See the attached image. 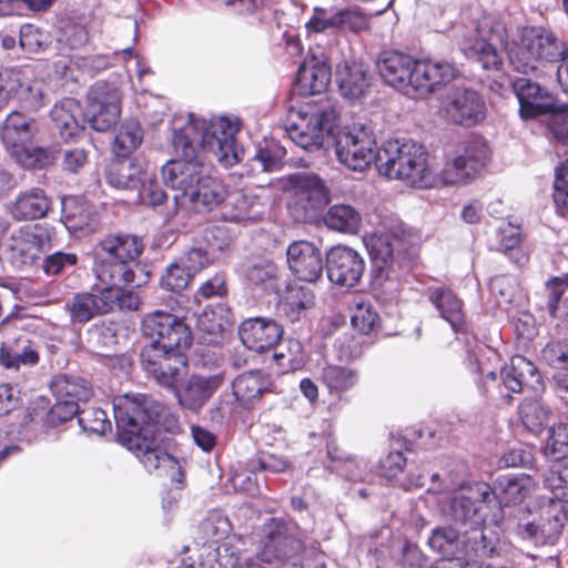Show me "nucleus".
Segmentation results:
<instances>
[{
	"label": "nucleus",
	"instance_id": "52",
	"mask_svg": "<svg viewBox=\"0 0 568 568\" xmlns=\"http://www.w3.org/2000/svg\"><path fill=\"white\" fill-rule=\"evenodd\" d=\"M321 379L331 393H343L356 385L358 374L351 368L326 365L322 369Z\"/></svg>",
	"mask_w": 568,
	"mask_h": 568
},
{
	"label": "nucleus",
	"instance_id": "32",
	"mask_svg": "<svg viewBox=\"0 0 568 568\" xmlns=\"http://www.w3.org/2000/svg\"><path fill=\"white\" fill-rule=\"evenodd\" d=\"M456 75L453 64L444 61H417L414 91L420 95L435 92L440 85L450 82Z\"/></svg>",
	"mask_w": 568,
	"mask_h": 568
},
{
	"label": "nucleus",
	"instance_id": "24",
	"mask_svg": "<svg viewBox=\"0 0 568 568\" xmlns=\"http://www.w3.org/2000/svg\"><path fill=\"white\" fill-rule=\"evenodd\" d=\"M283 327L268 317H252L243 321L239 336L243 345L256 353L273 348L283 336Z\"/></svg>",
	"mask_w": 568,
	"mask_h": 568
},
{
	"label": "nucleus",
	"instance_id": "61",
	"mask_svg": "<svg viewBox=\"0 0 568 568\" xmlns=\"http://www.w3.org/2000/svg\"><path fill=\"white\" fill-rule=\"evenodd\" d=\"M216 256H211L210 251H205L203 246H192L178 260L185 267V270L195 277L202 270L209 267Z\"/></svg>",
	"mask_w": 568,
	"mask_h": 568
},
{
	"label": "nucleus",
	"instance_id": "31",
	"mask_svg": "<svg viewBox=\"0 0 568 568\" xmlns=\"http://www.w3.org/2000/svg\"><path fill=\"white\" fill-rule=\"evenodd\" d=\"M496 20L494 18H483L476 28L477 38L474 43L463 50L469 58H474L480 63L484 70H494L497 68V49L494 44L496 36Z\"/></svg>",
	"mask_w": 568,
	"mask_h": 568
},
{
	"label": "nucleus",
	"instance_id": "53",
	"mask_svg": "<svg viewBox=\"0 0 568 568\" xmlns=\"http://www.w3.org/2000/svg\"><path fill=\"white\" fill-rule=\"evenodd\" d=\"M547 130L549 139L558 154L568 153V106H558L548 115Z\"/></svg>",
	"mask_w": 568,
	"mask_h": 568
},
{
	"label": "nucleus",
	"instance_id": "14",
	"mask_svg": "<svg viewBox=\"0 0 568 568\" xmlns=\"http://www.w3.org/2000/svg\"><path fill=\"white\" fill-rule=\"evenodd\" d=\"M532 478L525 473L499 476V526L505 531L510 530L513 521L531 517V511L525 504V498L532 488Z\"/></svg>",
	"mask_w": 568,
	"mask_h": 568
},
{
	"label": "nucleus",
	"instance_id": "12",
	"mask_svg": "<svg viewBox=\"0 0 568 568\" xmlns=\"http://www.w3.org/2000/svg\"><path fill=\"white\" fill-rule=\"evenodd\" d=\"M142 369L160 387L173 393L187 375L185 351H162L143 346L140 351Z\"/></svg>",
	"mask_w": 568,
	"mask_h": 568
},
{
	"label": "nucleus",
	"instance_id": "30",
	"mask_svg": "<svg viewBox=\"0 0 568 568\" xmlns=\"http://www.w3.org/2000/svg\"><path fill=\"white\" fill-rule=\"evenodd\" d=\"M83 113L80 103L72 98H65L52 108L51 120L64 141L75 140L83 134L85 130Z\"/></svg>",
	"mask_w": 568,
	"mask_h": 568
},
{
	"label": "nucleus",
	"instance_id": "16",
	"mask_svg": "<svg viewBox=\"0 0 568 568\" xmlns=\"http://www.w3.org/2000/svg\"><path fill=\"white\" fill-rule=\"evenodd\" d=\"M566 519L562 506L554 504L541 508L538 517L531 514L525 520L513 521L508 532L531 540L537 546L552 545L559 538Z\"/></svg>",
	"mask_w": 568,
	"mask_h": 568
},
{
	"label": "nucleus",
	"instance_id": "43",
	"mask_svg": "<svg viewBox=\"0 0 568 568\" xmlns=\"http://www.w3.org/2000/svg\"><path fill=\"white\" fill-rule=\"evenodd\" d=\"M61 222L70 233H88L93 230L94 217L89 204L78 197H64Z\"/></svg>",
	"mask_w": 568,
	"mask_h": 568
},
{
	"label": "nucleus",
	"instance_id": "20",
	"mask_svg": "<svg viewBox=\"0 0 568 568\" xmlns=\"http://www.w3.org/2000/svg\"><path fill=\"white\" fill-rule=\"evenodd\" d=\"M325 261L328 280L338 286H356L365 272L363 256L346 245L331 247L326 253Z\"/></svg>",
	"mask_w": 568,
	"mask_h": 568
},
{
	"label": "nucleus",
	"instance_id": "9",
	"mask_svg": "<svg viewBox=\"0 0 568 568\" xmlns=\"http://www.w3.org/2000/svg\"><path fill=\"white\" fill-rule=\"evenodd\" d=\"M294 114L296 120L286 126L294 144L308 152L331 145L337 125V111L331 102L307 103L297 111L291 110V118Z\"/></svg>",
	"mask_w": 568,
	"mask_h": 568
},
{
	"label": "nucleus",
	"instance_id": "45",
	"mask_svg": "<svg viewBox=\"0 0 568 568\" xmlns=\"http://www.w3.org/2000/svg\"><path fill=\"white\" fill-rule=\"evenodd\" d=\"M201 529L206 538V541L201 547H199L196 549L194 555H191L187 558H184L182 565L179 568H183L184 566H187V564H191L194 560L199 562L200 561L199 555H200L201 548H203L204 546H210V547L216 549L214 544L219 542L220 540L224 539L227 536V534L231 530V525H230L229 519L225 516H223L219 513H214V514H211L210 516H207L201 523ZM225 545H229V546L233 547L236 551H240L239 549H236L235 546L231 545L230 542H224V544L217 546V548H222Z\"/></svg>",
	"mask_w": 568,
	"mask_h": 568
},
{
	"label": "nucleus",
	"instance_id": "21",
	"mask_svg": "<svg viewBox=\"0 0 568 568\" xmlns=\"http://www.w3.org/2000/svg\"><path fill=\"white\" fill-rule=\"evenodd\" d=\"M490 159L486 141L474 136L467 141L464 153L447 163L443 170V180L446 184L465 183L477 174Z\"/></svg>",
	"mask_w": 568,
	"mask_h": 568
},
{
	"label": "nucleus",
	"instance_id": "63",
	"mask_svg": "<svg viewBox=\"0 0 568 568\" xmlns=\"http://www.w3.org/2000/svg\"><path fill=\"white\" fill-rule=\"evenodd\" d=\"M541 362L548 366L567 372L568 367V343L550 341L540 352Z\"/></svg>",
	"mask_w": 568,
	"mask_h": 568
},
{
	"label": "nucleus",
	"instance_id": "17",
	"mask_svg": "<svg viewBox=\"0 0 568 568\" xmlns=\"http://www.w3.org/2000/svg\"><path fill=\"white\" fill-rule=\"evenodd\" d=\"M225 373H192L173 392L178 405L190 413L199 414L224 385Z\"/></svg>",
	"mask_w": 568,
	"mask_h": 568
},
{
	"label": "nucleus",
	"instance_id": "10",
	"mask_svg": "<svg viewBox=\"0 0 568 568\" xmlns=\"http://www.w3.org/2000/svg\"><path fill=\"white\" fill-rule=\"evenodd\" d=\"M331 144L335 148L337 160L353 171L362 172L372 163L377 164L379 149L373 131L365 124L336 125Z\"/></svg>",
	"mask_w": 568,
	"mask_h": 568
},
{
	"label": "nucleus",
	"instance_id": "42",
	"mask_svg": "<svg viewBox=\"0 0 568 568\" xmlns=\"http://www.w3.org/2000/svg\"><path fill=\"white\" fill-rule=\"evenodd\" d=\"M325 226L343 234L355 235L363 223L362 213L351 204H334L323 215Z\"/></svg>",
	"mask_w": 568,
	"mask_h": 568
},
{
	"label": "nucleus",
	"instance_id": "46",
	"mask_svg": "<svg viewBox=\"0 0 568 568\" xmlns=\"http://www.w3.org/2000/svg\"><path fill=\"white\" fill-rule=\"evenodd\" d=\"M12 242L13 257L18 258L22 265H32L40 257L43 236L36 233V226L20 229L12 237Z\"/></svg>",
	"mask_w": 568,
	"mask_h": 568
},
{
	"label": "nucleus",
	"instance_id": "35",
	"mask_svg": "<svg viewBox=\"0 0 568 568\" xmlns=\"http://www.w3.org/2000/svg\"><path fill=\"white\" fill-rule=\"evenodd\" d=\"M336 81L342 95L349 99L361 98L371 85L367 69L356 61L339 63L336 69Z\"/></svg>",
	"mask_w": 568,
	"mask_h": 568
},
{
	"label": "nucleus",
	"instance_id": "13",
	"mask_svg": "<svg viewBox=\"0 0 568 568\" xmlns=\"http://www.w3.org/2000/svg\"><path fill=\"white\" fill-rule=\"evenodd\" d=\"M328 202L329 190L324 181L315 174L304 173L296 178L288 212L296 223H315L323 217Z\"/></svg>",
	"mask_w": 568,
	"mask_h": 568
},
{
	"label": "nucleus",
	"instance_id": "47",
	"mask_svg": "<svg viewBox=\"0 0 568 568\" xmlns=\"http://www.w3.org/2000/svg\"><path fill=\"white\" fill-rule=\"evenodd\" d=\"M242 274L251 285L262 287L266 291H274L277 286V265L264 257L248 261L242 267Z\"/></svg>",
	"mask_w": 568,
	"mask_h": 568
},
{
	"label": "nucleus",
	"instance_id": "58",
	"mask_svg": "<svg viewBox=\"0 0 568 568\" xmlns=\"http://www.w3.org/2000/svg\"><path fill=\"white\" fill-rule=\"evenodd\" d=\"M194 277L185 270L176 258L169 264L161 275L160 286L170 292H181L185 290Z\"/></svg>",
	"mask_w": 568,
	"mask_h": 568
},
{
	"label": "nucleus",
	"instance_id": "50",
	"mask_svg": "<svg viewBox=\"0 0 568 568\" xmlns=\"http://www.w3.org/2000/svg\"><path fill=\"white\" fill-rule=\"evenodd\" d=\"M286 155V149L277 141L271 140L264 146L255 150L251 158V166L253 171L261 173H272L280 171Z\"/></svg>",
	"mask_w": 568,
	"mask_h": 568
},
{
	"label": "nucleus",
	"instance_id": "39",
	"mask_svg": "<svg viewBox=\"0 0 568 568\" xmlns=\"http://www.w3.org/2000/svg\"><path fill=\"white\" fill-rule=\"evenodd\" d=\"M428 298L435 305L440 316L450 324L454 332L458 333L464 329L463 302L452 290L447 287L430 288Z\"/></svg>",
	"mask_w": 568,
	"mask_h": 568
},
{
	"label": "nucleus",
	"instance_id": "56",
	"mask_svg": "<svg viewBox=\"0 0 568 568\" xmlns=\"http://www.w3.org/2000/svg\"><path fill=\"white\" fill-rule=\"evenodd\" d=\"M544 486L551 491L554 498L568 503V463L551 466L542 474Z\"/></svg>",
	"mask_w": 568,
	"mask_h": 568
},
{
	"label": "nucleus",
	"instance_id": "11",
	"mask_svg": "<svg viewBox=\"0 0 568 568\" xmlns=\"http://www.w3.org/2000/svg\"><path fill=\"white\" fill-rule=\"evenodd\" d=\"M141 331L149 341L144 346H155L162 351L186 352L193 342L192 331L185 318L165 311L144 315Z\"/></svg>",
	"mask_w": 568,
	"mask_h": 568
},
{
	"label": "nucleus",
	"instance_id": "40",
	"mask_svg": "<svg viewBox=\"0 0 568 568\" xmlns=\"http://www.w3.org/2000/svg\"><path fill=\"white\" fill-rule=\"evenodd\" d=\"M270 382L261 371H250L239 375L232 383V394L243 406L251 407L268 390Z\"/></svg>",
	"mask_w": 568,
	"mask_h": 568
},
{
	"label": "nucleus",
	"instance_id": "6",
	"mask_svg": "<svg viewBox=\"0 0 568 568\" xmlns=\"http://www.w3.org/2000/svg\"><path fill=\"white\" fill-rule=\"evenodd\" d=\"M142 240L131 233H109L94 247L93 272L101 283L133 284L136 271L141 270L139 258L143 253Z\"/></svg>",
	"mask_w": 568,
	"mask_h": 568
},
{
	"label": "nucleus",
	"instance_id": "26",
	"mask_svg": "<svg viewBox=\"0 0 568 568\" xmlns=\"http://www.w3.org/2000/svg\"><path fill=\"white\" fill-rule=\"evenodd\" d=\"M111 295H105L104 287H95L91 292L74 294L65 303V311L73 325L85 324L91 320L110 313Z\"/></svg>",
	"mask_w": 568,
	"mask_h": 568
},
{
	"label": "nucleus",
	"instance_id": "62",
	"mask_svg": "<svg viewBox=\"0 0 568 568\" xmlns=\"http://www.w3.org/2000/svg\"><path fill=\"white\" fill-rule=\"evenodd\" d=\"M78 260L75 253L55 251L42 260L41 267L47 275L55 276L74 267L78 264Z\"/></svg>",
	"mask_w": 568,
	"mask_h": 568
},
{
	"label": "nucleus",
	"instance_id": "18",
	"mask_svg": "<svg viewBox=\"0 0 568 568\" xmlns=\"http://www.w3.org/2000/svg\"><path fill=\"white\" fill-rule=\"evenodd\" d=\"M510 87L518 100V112L523 120L548 116L559 106L556 95L548 88L529 78L511 79Z\"/></svg>",
	"mask_w": 568,
	"mask_h": 568
},
{
	"label": "nucleus",
	"instance_id": "2",
	"mask_svg": "<svg viewBox=\"0 0 568 568\" xmlns=\"http://www.w3.org/2000/svg\"><path fill=\"white\" fill-rule=\"evenodd\" d=\"M239 131L237 120L220 116L206 121L190 114L187 123L173 132L172 144L179 159L171 160L165 165H205L209 153L221 165L232 166L242 160L244 153L235 138Z\"/></svg>",
	"mask_w": 568,
	"mask_h": 568
},
{
	"label": "nucleus",
	"instance_id": "3",
	"mask_svg": "<svg viewBox=\"0 0 568 568\" xmlns=\"http://www.w3.org/2000/svg\"><path fill=\"white\" fill-rule=\"evenodd\" d=\"M162 179L166 186L179 192L173 197V214L179 207L196 213L211 212L225 199L226 187L210 174L206 165L184 163L164 165Z\"/></svg>",
	"mask_w": 568,
	"mask_h": 568
},
{
	"label": "nucleus",
	"instance_id": "55",
	"mask_svg": "<svg viewBox=\"0 0 568 568\" xmlns=\"http://www.w3.org/2000/svg\"><path fill=\"white\" fill-rule=\"evenodd\" d=\"M88 343L90 347L99 353L104 354L114 348L118 344V329L112 322L94 325L89 331Z\"/></svg>",
	"mask_w": 568,
	"mask_h": 568
},
{
	"label": "nucleus",
	"instance_id": "22",
	"mask_svg": "<svg viewBox=\"0 0 568 568\" xmlns=\"http://www.w3.org/2000/svg\"><path fill=\"white\" fill-rule=\"evenodd\" d=\"M286 256L288 268L297 280L314 283L322 277L323 255L313 242L302 240L291 243Z\"/></svg>",
	"mask_w": 568,
	"mask_h": 568
},
{
	"label": "nucleus",
	"instance_id": "4",
	"mask_svg": "<svg viewBox=\"0 0 568 568\" xmlns=\"http://www.w3.org/2000/svg\"><path fill=\"white\" fill-rule=\"evenodd\" d=\"M364 244L371 257V273L376 286L398 282L413 268L417 258L414 234L403 224L381 234L365 236Z\"/></svg>",
	"mask_w": 568,
	"mask_h": 568
},
{
	"label": "nucleus",
	"instance_id": "33",
	"mask_svg": "<svg viewBox=\"0 0 568 568\" xmlns=\"http://www.w3.org/2000/svg\"><path fill=\"white\" fill-rule=\"evenodd\" d=\"M40 361L39 345L26 335L7 338L0 346V365L18 371L22 366H34Z\"/></svg>",
	"mask_w": 568,
	"mask_h": 568
},
{
	"label": "nucleus",
	"instance_id": "19",
	"mask_svg": "<svg viewBox=\"0 0 568 568\" xmlns=\"http://www.w3.org/2000/svg\"><path fill=\"white\" fill-rule=\"evenodd\" d=\"M442 105L448 121L458 125L473 126L485 118L483 99L468 87H450Z\"/></svg>",
	"mask_w": 568,
	"mask_h": 568
},
{
	"label": "nucleus",
	"instance_id": "28",
	"mask_svg": "<svg viewBox=\"0 0 568 568\" xmlns=\"http://www.w3.org/2000/svg\"><path fill=\"white\" fill-rule=\"evenodd\" d=\"M38 120L23 111L12 110L1 122L0 140L9 151L29 144L39 134Z\"/></svg>",
	"mask_w": 568,
	"mask_h": 568
},
{
	"label": "nucleus",
	"instance_id": "48",
	"mask_svg": "<svg viewBox=\"0 0 568 568\" xmlns=\"http://www.w3.org/2000/svg\"><path fill=\"white\" fill-rule=\"evenodd\" d=\"M476 501L464 495L454 496L446 510V517L457 528L468 527L475 529L480 524Z\"/></svg>",
	"mask_w": 568,
	"mask_h": 568
},
{
	"label": "nucleus",
	"instance_id": "36",
	"mask_svg": "<svg viewBox=\"0 0 568 568\" xmlns=\"http://www.w3.org/2000/svg\"><path fill=\"white\" fill-rule=\"evenodd\" d=\"M50 205V200L44 191L33 187L19 193L10 204L9 212L17 221H31L44 217Z\"/></svg>",
	"mask_w": 568,
	"mask_h": 568
},
{
	"label": "nucleus",
	"instance_id": "44",
	"mask_svg": "<svg viewBox=\"0 0 568 568\" xmlns=\"http://www.w3.org/2000/svg\"><path fill=\"white\" fill-rule=\"evenodd\" d=\"M50 389L58 400L87 403L93 395L90 384L82 377L58 374L52 377Z\"/></svg>",
	"mask_w": 568,
	"mask_h": 568
},
{
	"label": "nucleus",
	"instance_id": "15",
	"mask_svg": "<svg viewBox=\"0 0 568 568\" xmlns=\"http://www.w3.org/2000/svg\"><path fill=\"white\" fill-rule=\"evenodd\" d=\"M120 101L121 94L114 84L95 82L87 94L85 124L98 132L111 129L120 118Z\"/></svg>",
	"mask_w": 568,
	"mask_h": 568
},
{
	"label": "nucleus",
	"instance_id": "57",
	"mask_svg": "<svg viewBox=\"0 0 568 568\" xmlns=\"http://www.w3.org/2000/svg\"><path fill=\"white\" fill-rule=\"evenodd\" d=\"M314 305V295L311 290L300 287L292 290L283 304V312L291 322H297L306 310Z\"/></svg>",
	"mask_w": 568,
	"mask_h": 568
},
{
	"label": "nucleus",
	"instance_id": "38",
	"mask_svg": "<svg viewBox=\"0 0 568 568\" xmlns=\"http://www.w3.org/2000/svg\"><path fill=\"white\" fill-rule=\"evenodd\" d=\"M146 173L131 159L115 158L105 169L108 184L120 190H138Z\"/></svg>",
	"mask_w": 568,
	"mask_h": 568
},
{
	"label": "nucleus",
	"instance_id": "34",
	"mask_svg": "<svg viewBox=\"0 0 568 568\" xmlns=\"http://www.w3.org/2000/svg\"><path fill=\"white\" fill-rule=\"evenodd\" d=\"M331 68L313 55L298 68L295 91L300 94L315 95L324 92L331 82Z\"/></svg>",
	"mask_w": 568,
	"mask_h": 568
},
{
	"label": "nucleus",
	"instance_id": "64",
	"mask_svg": "<svg viewBox=\"0 0 568 568\" xmlns=\"http://www.w3.org/2000/svg\"><path fill=\"white\" fill-rule=\"evenodd\" d=\"M547 453L555 459L568 456V423H559L549 429Z\"/></svg>",
	"mask_w": 568,
	"mask_h": 568
},
{
	"label": "nucleus",
	"instance_id": "49",
	"mask_svg": "<svg viewBox=\"0 0 568 568\" xmlns=\"http://www.w3.org/2000/svg\"><path fill=\"white\" fill-rule=\"evenodd\" d=\"M11 158L24 168L31 170H43L53 164L55 151L51 148L22 144L10 152Z\"/></svg>",
	"mask_w": 568,
	"mask_h": 568
},
{
	"label": "nucleus",
	"instance_id": "27",
	"mask_svg": "<svg viewBox=\"0 0 568 568\" xmlns=\"http://www.w3.org/2000/svg\"><path fill=\"white\" fill-rule=\"evenodd\" d=\"M525 240L526 232L519 217H507V222L499 219V253L516 270L524 267L529 260L528 251L524 245Z\"/></svg>",
	"mask_w": 568,
	"mask_h": 568
},
{
	"label": "nucleus",
	"instance_id": "23",
	"mask_svg": "<svg viewBox=\"0 0 568 568\" xmlns=\"http://www.w3.org/2000/svg\"><path fill=\"white\" fill-rule=\"evenodd\" d=\"M365 26V16L357 9L343 8L335 10L334 8L315 7L311 19L306 23V29L315 33L345 29L358 32Z\"/></svg>",
	"mask_w": 568,
	"mask_h": 568
},
{
	"label": "nucleus",
	"instance_id": "1",
	"mask_svg": "<svg viewBox=\"0 0 568 568\" xmlns=\"http://www.w3.org/2000/svg\"><path fill=\"white\" fill-rule=\"evenodd\" d=\"M119 442L131 450L148 471L175 469L165 433L179 428L178 416L146 394H125L113 400Z\"/></svg>",
	"mask_w": 568,
	"mask_h": 568
},
{
	"label": "nucleus",
	"instance_id": "25",
	"mask_svg": "<svg viewBox=\"0 0 568 568\" xmlns=\"http://www.w3.org/2000/svg\"><path fill=\"white\" fill-rule=\"evenodd\" d=\"M417 61L403 52H384L377 61V69L386 84L405 90L407 94L414 91L415 68Z\"/></svg>",
	"mask_w": 568,
	"mask_h": 568
},
{
	"label": "nucleus",
	"instance_id": "60",
	"mask_svg": "<svg viewBox=\"0 0 568 568\" xmlns=\"http://www.w3.org/2000/svg\"><path fill=\"white\" fill-rule=\"evenodd\" d=\"M78 424L83 432L98 435L104 434L111 427L105 412L99 407H80Z\"/></svg>",
	"mask_w": 568,
	"mask_h": 568
},
{
	"label": "nucleus",
	"instance_id": "8",
	"mask_svg": "<svg viewBox=\"0 0 568 568\" xmlns=\"http://www.w3.org/2000/svg\"><path fill=\"white\" fill-rule=\"evenodd\" d=\"M376 168L382 175L416 187H430L435 181L426 149L413 140L386 141L379 149Z\"/></svg>",
	"mask_w": 568,
	"mask_h": 568
},
{
	"label": "nucleus",
	"instance_id": "7",
	"mask_svg": "<svg viewBox=\"0 0 568 568\" xmlns=\"http://www.w3.org/2000/svg\"><path fill=\"white\" fill-rule=\"evenodd\" d=\"M506 50L515 71L536 77L546 75L568 54V49L552 31L538 27L525 28Z\"/></svg>",
	"mask_w": 568,
	"mask_h": 568
},
{
	"label": "nucleus",
	"instance_id": "37",
	"mask_svg": "<svg viewBox=\"0 0 568 568\" xmlns=\"http://www.w3.org/2000/svg\"><path fill=\"white\" fill-rule=\"evenodd\" d=\"M262 205L258 197L236 191L225 194L221 203V214L225 221L244 222L255 221L262 214Z\"/></svg>",
	"mask_w": 568,
	"mask_h": 568
},
{
	"label": "nucleus",
	"instance_id": "29",
	"mask_svg": "<svg viewBox=\"0 0 568 568\" xmlns=\"http://www.w3.org/2000/svg\"><path fill=\"white\" fill-rule=\"evenodd\" d=\"M505 387L511 393H519L524 388L538 390L542 379L535 364L521 355L510 358V364L499 372Z\"/></svg>",
	"mask_w": 568,
	"mask_h": 568
},
{
	"label": "nucleus",
	"instance_id": "5",
	"mask_svg": "<svg viewBox=\"0 0 568 568\" xmlns=\"http://www.w3.org/2000/svg\"><path fill=\"white\" fill-rule=\"evenodd\" d=\"M219 550L220 558L244 566V562H256L260 568H276L297 562L306 551L302 534L297 527L280 518H271L265 525V534L260 550L255 555L236 551L225 545Z\"/></svg>",
	"mask_w": 568,
	"mask_h": 568
},
{
	"label": "nucleus",
	"instance_id": "51",
	"mask_svg": "<svg viewBox=\"0 0 568 568\" xmlns=\"http://www.w3.org/2000/svg\"><path fill=\"white\" fill-rule=\"evenodd\" d=\"M142 140L143 130L139 122L134 120L123 122L112 144V151L115 158L129 159V155L140 146Z\"/></svg>",
	"mask_w": 568,
	"mask_h": 568
},
{
	"label": "nucleus",
	"instance_id": "41",
	"mask_svg": "<svg viewBox=\"0 0 568 568\" xmlns=\"http://www.w3.org/2000/svg\"><path fill=\"white\" fill-rule=\"evenodd\" d=\"M467 529L463 532L456 526L447 525L433 529L427 544L434 550L445 558L457 559L464 555V537Z\"/></svg>",
	"mask_w": 568,
	"mask_h": 568
},
{
	"label": "nucleus",
	"instance_id": "54",
	"mask_svg": "<svg viewBox=\"0 0 568 568\" xmlns=\"http://www.w3.org/2000/svg\"><path fill=\"white\" fill-rule=\"evenodd\" d=\"M550 410L538 400L525 402L519 406L523 425L530 433L539 434L548 422Z\"/></svg>",
	"mask_w": 568,
	"mask_h": 568
},
{
	"label": "nucleus",
	"instance_id": "59",
	"mask_svg": "<svg viewBox=\"0 0 568 568\" xmlns=\"http://www.w3.org/2000/svg\"><path fill=\"white\" fill-rule=\"evenodd\" d=\"M105 295H111L110 313L115 308L120 311H138L141 304L139 295L133 291L122 288L125 284L103 283Z\"/></svg>",
	"mask_w": 568,
	"mask_h": 568
}]
</instances>
